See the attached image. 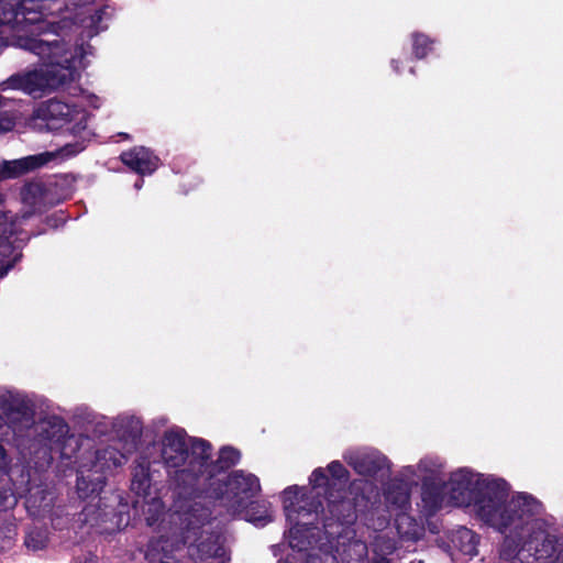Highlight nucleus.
I'll return each instance as SVG.
<instances>
[{"label": "nucleus", "mask_w": 563, "mask_h": 563, "mask_svg": "<svg viewBox=\"0 0 563 563\" xmlns=\"http://www.w3.org/2000/svg\"><path fill=\"white\" fill-rule=\"evenodd\" d=\"M261 489L258 478L243 471L232 472L223 482L221 503L232 515H238L246 507L249 500Z\"/></svg>", "instance_id": "39448f33"}, {"label": "nucleus", "mask_w": 563, "mask_h": 563, "mask_svg": "<svg viewBox=\"0 0 563 563\" xmlns=\"http://www.w3.org/2000/svg\"><path fill=\"white\" fill-rule=\"evenodd\" d=\"M330 483L323 468H316L310 477L309 484L311 488L290 486L283 492V505L287 521L290 525V543L295 547L300 542H295L294 533L299 531L298 526L312 523L311 520L301 519L305 517L317 516L320 503L314 501L316 489L321 488Z\"/></svg>", "instance_id": "7ed1b4c3"}, {"label": "nucleus", "mask_w": 563, "mask_h": 563, "mask_svg": "<svg viewBox=\"0 0 563 563\" xmlns=\"http://www.w3.org/2000/svg\"><path fill=\"white\" fill-rule=\"evenodd\" d=\"M246 519L249 521H253V522H255L257 525H265L266 522H268L271 520V515L266 514L265 516H262V517H258V518H254L251 515H247Z\"/></svg>", "instance_id": "c85d7f7f"}, {"label": "nucleus", "mask_w": 563, "mask_h": 563, "mask_svg": "<svg viewBox=\"0 0 563 563\" xmlns=\"http://www.w3.org/2000/svg\"><path fill=\"white\" fill-rule=\"evenodd\" d=\"M142 185H143V180L140 179L139 181L135 183V188L140 189L142 187Z\"/></svg>", "instance_id": "2f4dec72"}, {"label": "nucleus", "mask_w": 563, "mask_h": 563, "mask_svg": "<svg viewBox=\"0 0 563 563\" xmlns=\"http://www.w3.org/2000/svg\"><path fill=\"white\" fill-rule=\"evenodd\" d=\"M125 420H128L130 423H136L137 424V421L134 419V418H128V417H121L118 419L119 422H124Z\"/></svg>", "instance_id": "7c9ffc66"}, {"label": "nucleus", "mask_w": 563, "mask_h": 563, "mask_svg": "<svg viewBox=\"0 0 563 563\" xmlns=\"http://www.w3.org/2000/svg\"><path fill=\"white\" fill-rule=\"evenodd\" d=\"M0 408L8 416L20 415L26 417L32 412V402L23 394L14 390H0Z\"/></svg>", "instance_id": "4468645a"}, {"label": "nucleus", "mask_w": 563, "mask_h": 563, "mask_svg": "<svg viewBox=\"0 0 563 563\" xmlns=\"http://www.w3.org/2000/svg\"><path fill=\"white\" fill-rule=\"evenodd\" d=\"M409 492L410 488L407 484L394 481L385 493V499L388 506L395 510H399L397 521L405 519V510L409 506Z\"/></svg>", "instance_id": "dca6fc26"}, {"label": "nucleus", "mask_w": 563, "mask_h": 563, "mask_svg": "<svg viewBox=\"0 0 563 563\" xmlns=\"http://www.w3.org/2000/svg\"><path fill=\"white\" fill-rule=\"evenodd\" d=\"M224 542L225 537L223 533H211L209 527H203L198 549L206 556L224 560L227 558Z\"/></svg>", "instance_id": "2eb2a0df"}, {"label": "nucleus", "mask_w": 563, "mask_h": 563, "mask_svg": "<svg viewBox=\"0 0 563 563\" xmlns=\"http://www.w3.org/2000/svg\"><path fill=\"white\" fill-rule=\"evenodd\" d=\"M302 563H338L335 556L330 553L310 554Z\"/></svg>", "instance_id": "cd10ccee"}, {"label": "nucleus", "mask_w": 563, "mask_h": 563, "mask_svg": "<svg viewBox=\"0 0 563 563\" xmlns=\"http://www.w3.org/2000/svg\"><path fill=\"white\" fill-rule=\"evenodd\" d=\"M46 536L41 530H32L26 534L25 544L34 551L41 550L46 545Z\"/></svg>", "instance_id": "b1692460"}, {"label": "nucleus", "mask_w": 563, "mask_h": 563, "mask_svg": "<svg viewBox=\"0 0 563 563\" xmlns=\"http://www.w3.org/2000/svg\"><path fill=\"white\" fill-rule=\"evenodd\" d=\"M131 489L137 496L143 497L148 505L147 512L153 515L146 518L148 525H153L158 516L163 512V501L157 497H152V479L150 471V462L145 457L136 461L132 471Z\"/></svg>", "instance_id": "9d476101"}, {"label": "nucleus", "mask_w": 563, "mask_h": 563, "mask_svg": "<svg viewBox=\"0 0 563 563\" xmlns=\"http://www.w3.org/2000/svg\"><path fill=\"white\" fill-rule=\"evenodd\" d=\"M240 459V453L233 448H223L219 452V457L213 465L216 466V471L230 467L231 465L235 464Z\"/></svg>", "instance_id": "5701e85b"}, {"label": "nucleus", "mask_w": 563, "mask_h": 563, "mask_svg": "<svg viewBox=\"0 0 563 563\" xmlns=\"http://www.w3.org/2000/svg\"><path fill=\"white\" fill-rule=\"evenodd\" d=\"M343 459L362 475H384L389 470L387 457L374 449L349 450Z\"/></svg>", "instance_id": "f8f14e48"}, {"label": "nucleus", "mask_w": 563, "mask_h": 563, "mask_svg": "<svg viewBox=\"0 0 563 563\" xmlns=\"http://www.w3.org/2000/svg\"><path fill=\"white\" fill-rule=\"evenodd\" d=\"M508 496L504 479L459 468L441 488L426 485L421 499L428 515L446 506L473 507L485 523L508 532L499 549L505 563H563V548L549 530L542 504L525 493Z\"/></svg>", "instance_id": "f257e3e1"}, {"label": "nucleus", "mask_w": 563, "mask_h": 563, "mask_svg": "<svg viewBox=\"0 0 563 563\" xmlns=\"http://www.w3.org/2000/svg\"><path fill=\"white\" fill-rule=\"evenodd\" d=\"M451 543L463 555L473 558L478 553V537L467 528L462 527L452 532Z\"/></svg>", "instance_id": "f3484780"}, {"label": "nucleus", "mask_w": 563, "mask_h": 563, "mask_svg": "<svg viewBox=\"0 0 563 563\" xmlns=\"http://www.w3.org/2000/svg\"><path fill=\"white\" fill-rule=\"evenodd\" d=\"M37 441L49 452H59L65 457H70L77 448V440L69 434L67 423L58 418L51 417L42 420L36 426Z\"/></svg>", "instance_id": "0eeeda50"}, {"label": "nucleus", "mask_w": 563, "mask_h": 563, "mask_svg": "<svg viewBox=\"0 0 563 563\" xmlns=\"http://www.w3.org/2000/svg\"><path fill=\"white\" fill-rule=\"evenodd\" d=\"M2 200H3V197H2V195L0 194V203L2 202Z\"/></svg>", "instance_id": "72a5a7b5"}, {"label": "nucleus", "mask_w": 563, "mask_h": 563, "mask_svg": "<svg viewBox=\"0 0 563 563\" xmlns=\"http://www.w3.org/2000/svg\"><path fill=\"white\" fill-rule=\"evenodd\" d=\"M329 512L333 518L340 521L349 522L352 519L353 504L350 500H341L328 498Z\"/></svg>", "instance_id": "412c9836"}, {"label": "nucleus", "mask_w": 563, "mask_h": 563, "mask_svg": "<svg viewBox=\"0 0 563 563\" xmlns=\"http://www.w3.org/2000/svg\"><path fill=\"white\" fill-rule=\"evenodd\" d=\"M189 442L183 430L172 429L164 433L162 438L161 455L163 463L169 471L172 481L181 486L183 475L179 470L186 466L189 459Z\"/></svg>", "instance_id": "6e6552de"}, {"label": "nucleus", "mask_w": 563, "mask_h": 563, "mask_svg": "<svg viewBox=\"0 0 563 563\" xmlns=\"http://www.w3.org/2000/svg\"><path fill=\"white\" fill-rule=\"evenodd\" d=\"M34 120L42 121L44 126L51 131H62L80 137L81 141L75 145L68 144L70 151L79 152L84 150V141L89 134L87 131V112L79 107L68 104L57 99H51L42 102L34 111ZM78 153V151H77ZM76 154V152L74 153Z\"/></svg>", "instance_id": "f03ea898"}, {"label": "nucleus", "mask_w": 563, "mask_h": 563, "mask_svg": "<svg viewBox=\"0 0 563 563\" xmlns=\"http://www.w3.org/2000/svg\"><path fill=\"white\" fill-rule=\"evenodd\" d=\"M5 104V98L0 95V107ZM14 120L8 113L0 112V134L11 131L14 128Z\"/></svg>", "instance_id": "bb28decb"}, {"label": "nucleus", "mask_w": 563, "mask_h": 563, "mask_svg": "<svg viewBox=\"0 0 563 563\" xmlns=\"http://www.w3.org/2000/svg\"><path fill=\"white\" fill-rule=\"evenodd\" d=\"M126 462V455L117 446L110 445L96 452L91 465L80 466L77 492L81 498L98 494L104 486L107 473Z\"/></svg>", "instance_id": "20e7f679"}, {"label": "nucleus", "mask_w": 563, "mask_h": 563, "mask_svg": "<svg viewBox=\"0 0 563 563\" xmlns=\"http://www.w3.org/2000/svg\"><path fill=\"white\" fill-rule=\"evenodd\" d=\"M328 471L330 472L332 479L338 481L340 483H345L349 479L347 470L340 463L339 461H333L328 465Z\"/></svg>", "instance_id": "a878e982"}, {"label": "nucleus", "mask_w": 563, "mask_h": 563, "mask_svg": "<svg viewBox=\"0 0 563 563\" xmlns=\"http://www.w3.org/2000/svg\"><path fill=\"white\" fill-rule=\"evenodd\" d=\"M21 0H0V43L9 41L13 32V21H4L5 13H20Z\"/></svg>", "instance_id": "a211bd4d"}, {"label": "nucleus", "mask_w": 563, "mask_h": 563, "mask_svg": "<svg viewBox=\"0 0 563 563\" xmlns=\"http://www.w3.org/2000/svg\"><path fill=\"white\" fill-rule=\"evenodd\" d=\"M69 145H65L64 147L53 151V152H44L36 155L25 156L14 161H8L2 163V168L0 170L1 177H18L33 169L40 168L49 162L56 161L58 158H65L74 155L75 151L69 150ZM80 148H78L79 151ZM77 152V150H76Z\"/></svg>", "instance_id": "9b49d317"}, {"label": "nucleus", "mask_w": 563, "mask_h": 563, "mask_svg": "<svg viewBox=\"0 0 563 563\" xmlns=\"http://www.w3.org/2000/svg\"><path fill=\"white\" fill-rule=\"evenodd\" d=\"M122 162L134 172L152 174L158 166V158L146 147H134L121 154Z\"/></svg>", "instance_id": "ddd939ff"}, {"label": "nucleus", "mask_w": 563, "mask_h": 563, "mask_svg": "<svg viewBox=\"0 0 563 563\" xmlns=\"http://www.w3.org/2000/svg\"><path fill=\"white\" fill-rule=\"evenodd\" d=\"M20 221L16 214L0 211V278L21 258Z\"/></svg>", "instance_id": "423d86ee"}, {"label": "nucleus", "mask_w": 563, "mask_h": 563, "mask_svg": "<svg viewBox=\"0 0 563 563\" xmlns=\"http://www.w3.org/2000/svg\"><path fill=\"white\" fill-rule=\"evenodd\" d=\"M393 67H394V69H395L396 71H398V67H397V65H396V62H395V60L393 62Z\"/></svg>", "instance_id": "473e14b6"}, {"label": "nucleus", "mask_w": 563, "mask_h": 563, "mask_svg": "<svg viewBox=\"0 0 563 563\" xmlns=\"http://www.w3.org/2000/svg\"><path fill=\"white\" fill-rule=\"evenodd\" d=\"M412 37V52L417 58H424L429 52L432 51L434 41L428 35L419 32H415Z\"/></svg>", "instance_id": "4be33fe9"}, {"label": "nucleus", "mask_w": 563, "mask_h": 563, "mask_svg": "<svg viewBox=\"0 0 563 563\" xmlns=\"http://www.w3.org/2000/svg\"><path fill=\"white\" fill-rule=\"evenodd\" d=\"M400 482L401 484H407L410 488L411 485H416L419 479H421V476H419V471L417 468V465H408L401 468L399 473Z\"/></svg>", "instance_id": "393cba45"}, {"label": "nucleus", "mask_w": 563, "mask_h": 563, "mask_svg": "<svg viewBox=\"0 0 563 563\" xmlns=\"http://www.w3.org/2000/svg\"><path fill=\"white\" fill-rule=\"evenodd\" d=\"M8 466V457L3 446L0 444V472L4 471Z\"/></svg>", "instance_id": "c756f323"}, {"label": "nucleus", "mask_w": 563, "mask_h": 563, "mask_svg": "<svg viewBox=\"0 0 563 563\" xmlns=\"http://www.w3.org/2000/svg\"><path fill=\"white\" fill-rule=\"evenodd\" d=\"M189 459L186 466L179 470L183 475L181 485L191 484L199 475L208 474L212 476L216 466L211 461V444L202 439H191L188 445Z\"/></svg>", "instance_id": "1a4fd4ad"}, {"label": "nucleus", "mask_w": 563, "mask_h": 563, "mask_svg": "<svg viewBox=\"0 0 563 563\" xmlns=\"http://www.w3.org/2000/svg\"><path fill=\"white\" fill-rule=\"evenodd\" d=\"M417 468L419 471V476L423 481V487L430 486L428 481L435 477L443 470L442 461L437 456H426L419 461L417 464ZM424 488H422L423 490Z\"/></svg>", "instance_id": "6ab92c4d"}, {"label": "nucleus", "mask_w": 563, "mask_h": 563, "mask_svg": "<svg viewBox=\"0 0 563 563\" xmlns=\"http://www.w3.org/2000/svg\"><path fill=\"white\" fill-rule=\"evenodd\" d=\"M319 495V493H314V498H317V496ZM314 501L318 503L317 499H314ZM319 503H321L319 500ZM321 507V510L323 511L324 510V507H322V504H320V506L318 507V509ZM303 520H311L312 523H309V526H312L314 523H317L318 519H319V510L317 511V516L316 515H312L311 517H305L302 518ZM298 529L299 531L295 532L294 533V538H295V542H300V545H292L290 542H289V545L292 550H298V553H300L307 544H310V541L308 540V537L306 536V532L308 530V525H302L300 523L298 526ZM288 540L290 541V531L288 532Z\"/></svg>", "instance_id": "aec40b11"}]
</instances>
